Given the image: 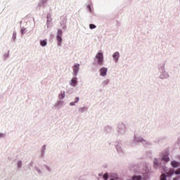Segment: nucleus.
<instances>
[{"label": "nucleus", "mask_w": 180, "mask_h": 180, "mask_svg": "<svg viewBox=\"0 0 180 180\" xmlns=\"http://www.w3.org/2000/svg\"><path fill=\"white\" fill-rule=\"evenodd\" d=\"M35 171L38 175H50L53 172V169L49 165H44L42 168L36 167Z\"/></svg>", "instance_id": "f257e3e1"}, {"label": "nucleus", "mask_w": 180, "mask_h": 180, "mask_svg": "<svg viewBox=\"0 0 180 180\" xmlns=\"http://www.w3.org/2000/svg\"><path fill=\"white\" fill-rule=\"evenodd\" d=\"M103 51H99L95 56L94 63L97 65H103Z\"/></svg>", "instance_id": "f03ea898"}, {"label": "nucleus", "mask_w": 180, "mask_h": 180, "mask_svg": "<svg viewBox=\"0 0 180 180\" xmlns=\"http://www.w3.org/2000/svg\"><path fill=\"white\" fill-rule=\"evenodd\" d=\"M159 70L160 71V74L159 75L160 79H167L169 78V73L168 71L165 70V65L160 66Z\"/></svg>", "instance_id": "7ed1b4c3"}, {"label": "nucleus", "mask_w": 180, "mask_h": 180, "mask_svg": "<svg viewBox=\"0 0 180 180\" xmlns=\"http://www.w3.org/2000/svg\"><path fill=\"white\" fill-rule=\"evenodd\" d=\"M56 40L58 41V46H61V43H63V30H58L56 34Z\"/></svg>", "instance_id": "20e7f679"}, {"label": "nucleus", "mask_w": 180, "mask_h": 180, "mask_svg": "<svg viewBox=\"0 0 180 180\" xmlns=\"http://www.w3.org/2000/svg\"><path fill=\"white\" fill-rule=\"evenodd\" d=\"M72 71L74 77H77L78 75V72H79V63H75L73 65Z\"/></svg>", "instance_id": "39448f33"}, {"label": "nucleus", "mask_w": 180, "mask_h": 180, "mask_svg": "<svg viewBox=\"0 0 180 180\" xmlns=\"http://www.w3.org/2000/svg\"><path fill=\"white\" fill-rule=\"evenodd\" d=\"M108 68L106 67H102L101 68H100L99 70L100 77L105 78V77L108 75Z\"/></svg>", "instance_id": "423d86ee"}, {"label": "nucleus", "mask_w": 180, "mask_h": 180, "mask_svg": "<svg viewBox=\"0 0 180 180\" xmlns=\"http://www.w3.org/2000/svg\"><path fill=\"white\" fill-rule=\"evenodd\" d=\"M69 85L70 86H77V85H78V77H77V76L72 77L69 82Z\"/></svg>", "instance_id": "0eeeda50"}, {"label": "nucleus", "mask_w": 180, "mask_h": 180, "mask_svg": "<svg viewBox=\"0 0 180 180\" xmlns=\"http://www.w3.org/2000/svg\"><path fill=\"white\" fill-rule=\"evenodd\" d=\"M112 58L114 63H118L119 58H120V53H119V51L114 52L112 55Z\"/></svg>", "instance_id": "6e6552de"}, {"label": "nucleus", "mask_w": 180, "mask_h": 180, "mask_svg": "<svg viewBox=\"0 0 180 180\" xmlns=\"http://www.w3.org/2000/svg\"><path fill=\"white\" fill-rule=\"evenodd\" d=\"M170 164L173 168H178L180 165V163L176 160H172Z\"/></svg>", "instance_id": "1a4fd4ad"}, {"label": "nucleus", "mask_w": 180, "mask_h": 180, "mask_svg": "<svg viewBox=\"0 0 180 180\" xmlns=\"http://www.w3.org/2000/svg\"><path fill=\"white\" fill-rule=\"evenodd\" d=\"M65 98V91H61L58 94L59 101H63Z\"/></svg>", "instance_id": "9d476101"}, {"label": "nucleus", "mask_w": 180, "mask_h": 180, "mask_svg": "<svg viewBox=\"0 0 180 180\" xmlns=\"http://www.w3.org/2000/svg\"><path fill=\"white\" fill-rule=\"evenodd\" d=\"M134 141H136V143H144V141H146V140H144V139H143V137H135L134 138Z\"/></svg>", "instance_id": "9b49d317"}, {"label": "nucleus", "mask_w": 180, "mask_h": 180, "mask_svg": "<svg viewBox=\"0 0 180 180\" xmlns=\"http://www.w3.org/2000/svg\"><path fill=\"white\" fill-rule=\"evenodd\" d=\"M39 44L41 47H46L47 46V39L40 40Z\"/></svg>", "instance_id": "f8f14e48"}, {"label": "nucleus", "mask_w": 180, "mask_h": 180, "mask_svg": "<svg viewBox=\"0 0 180 180\" xmlns=\"http://www.w3.org/2000/svg\"><path fill=\"white\" fill-rule=\"evenodd\" d=\"M162 159L163 161H165L166 162H168L169 161V156H168V153H165L162 155Z\"/></svg>", "instance_id": "ddd939ff"}, {"label": "nucleus", "mask_w": 180, "mask_h": 180, "mask_svg": "<svg viewBox=\"0 0 180 180\" xmlns=\"http://www.w3.org/2000/svg\"><path fill=\"white\" fill-rule=\"evenodd\" d=\"M153 165H154L155 168H157V167H158V165H160V160L158 159H154Z\"/></svg>", "instance_id": "4468645a"}, {"label": "nucleus", "mask_w": 180, "mask_h": 180, "mask_svg": "<svg viewBox=\"0 0 180 180\" xmlns=\"http://www.w3.org/2000/svg\"><path fill=\"white\" fill-rule=\"evenodd\" d=\"M22 165H23V162L21 160L17 162V167L18 168H22Z\"/></svg>", "instance_id": "2eb2a0df"}, {"label": "nucleus", "mask_w": 180, "mask_h": 180, "mask_svg": "<svg viewBox=\"0 0 180 180\" xmlns=\"http://www.w3.org/2000/svg\"><path fill=\"white\" fill-rule=\"evenodd\" d=\"M141 179H143L140 176H134L132 177V180H141Z\"/></svg>", "instance_id": "dca6fc26"}, {"label": "nucleus", "mask_w": 180, "mask_h": 180, "mask_svg": "<svg viewBox=\"0 0 180 180\" xmlns=\"http://www.w3.org/2000/svg\"><path fill=\"white\" fill-rule=\"evenodd\" d=\"M103 178L104 180H108L109 178V174H108V173L104 174Z\"/></svg>", "instance_id": "f3484780"}, {"label": "nucleus", "mask_w": 180, "mask_h": 180, "mask_svg": "<svg viewBox=\"0 0 180 180\" xmlns=\"http://www.w3.org/2000/svg\"><path fill=\"white\" fill-rule=\"evenodd\" d=\"M4 58H5L6 60V58H8L9 57V52H7L6 53L4 54L3 56Z\"/></svg>", "instance_id": "a211bd4d"}, {"label": "nucleus", "mask_w": 180, "mask_h": 180, "mask_svg": "<svg viewBox=\"0 0 180 180\" xmlns=\"http://www.w3.org/2000/svg\"><path fill=\"white\" fill-rule=\"evenodd\" d=\"M89 29H96V25H94V24H90L89 25Z\"/></svg>", "instance_id": "6ab92c4d"}, {"label": "nucleus", "mask_w": 180, "mask_h": 180, "mask_svg": "<svg viewBox=\"0 0 180 180\" xmlns=\"http://www.w3.org/2000/svg\"><path fill=\"white\" fill-rule=\"evenodd\" d=\"M20 32H21L22 34H25V33H26V28L22 27L20 30Z\"/></svg>", "instance_id": "aec40b11"}, {"label": "nucleus", "mask_w": 180, "mask_h": 180, "mask_svg": "<svg viewBox=\"0 0 180 180\" xmlns=\"http://www.w3.org/2000/svg\"><path fill=\"white\" fill-rule=\"evenodd\" d=\"M175 175H180V169H177L175 172H174Z\"/></svg>", "instance_id": "412c9836"}, {"label": "nucleus", "mask_w": 180, "mask_h": 180, "mask_svg": "<svg viewBox=\"0 0 180 180\" xmlns=\"http://www.w3.org/2000/svg\"><path fill=\"white\" fill-rule=\"evenodd\" d=\"M87 11H89V12L92 13V8H91V6L89 5L87 6Z\"/></svg>", "instance_id": "4be33fe9"}, {"label": "nucleus", "mask_w": 180, "mask_h": 180, "mask_svg": "<svg viewBox=\"0 0 180 180\" xmlns=\"http://www.w3.org/2000/svg\"><path fill=\"white\" fill-rule=\"evenodd\" d=\"M79 101V98L76 97V98H75V103H78Z\"/></svg>", "instance_id": "5701e85b"}, {"label": "nucleus", "mask_w": 180, "mask_h": 180, "mask_svg": "<svg viewBox=\"0 0 180 180\" xmlns=\"http://www.w3.org/2000/svg\"><path fill=\"white\" fill-rule=\"evenodd\" d=\"M75 101H72V102H71V103H70V106H75Z\"/></svg>", "instance_id": "b1692460"}, {"label": "nucleus", "mask_w": 180, "mask_h": 180, "mask_svg": "<svg viewBox=\"0 0 180 180\" xmlns=\"http://www.w3.org/2000/svg\"><path fill=\"white\" fill-rule=\"evenodd\" d=\"M5 137V134L4 133H0V139Z\"/></svg>", "instance_id": "393cba45"}, {"label": "nucleus", "mask_w": 180, "mask_h": 180, "mask_svg": "<svg viewBox=\"0 0 180 180\" xmlns=\"http://www.w3.org/2000/svg\"><path fill=\"white\" fill-rule=\"evenodd\" d=\"M179 178H178V177H175L173 179V180H179Z\"/></svg>", "instance_id": "a878e982"}, {"label": "nucleus", "mask_w": 180, "mask_h": 180, "mask_svg": "<svg viewBox=\"0 0 180 180\" xmlns=\"http://www.w3.org/2000/svg\"><path fill=\"white\" fill-rule=\"evenodd\" d=\"M143 174H148V171H146V172H143Z\"/></svg>", "instance_id": "bb28decb"}]
</instances>
